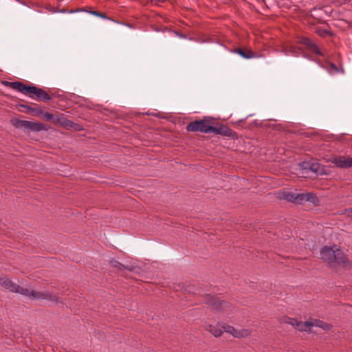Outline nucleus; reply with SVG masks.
Returning a JSON list of instances; mask_svg holds the SVG:
<instances>
[{"mask_svg":"<svg viewBox=\"0 0 352 352\" xmlns=\"http://www.w3.org/2000/svg\"><path fill=\"white\" fill-rule=\"evenodd\" d=\"M11 123L16 129H24L29 131H41L47 130V126L44 124L21 120L17 118L12 119Z\"/></svg>","mask_w":352,"mask_h":352,"instance_id":"nucleus-7","label":"nucleus"},{"mask_svg":"<svg viewBox=\"0 0 352 352\" xmlns=\"http://www.w3.org/2000/svg\"><path fill=\"white\" fill-rule=\"evenodd\" d=\"M283 198L288 201L294 202L296 204H301L307 201L316 204L318 201L316 196L312 192L296 193L287 192L283 194Z\"/></svg>","mask_w":352,"mask_h":352,"instance_id":"nucleus-6","label":"nucleus"},{"mask_svg":"<svg viewBox=\"0 0 352 352\" xmlns=\"http://www.w3.org/2000/svg\"><path fill=\"white\" fill-rule=\"evenodd\" d=\"M2 83L4 86L16 90L30 98H33L35 96L40 100L48 101L51 100V97L45 90L37 87L28 85L19 81H3Z\"/></svg>","mask_w":352,"mask_h":352,"instance_id":"nucleus-2","label":"nucleus"},{"mask_svg":"<svg viewBox=\"0 0 352 352\" xmlns=\"http://www.w3.org/2000/svg\"><path fill=\"white\" fill-rule=\"evenodd\" d=\"M21 107L25 108L28 112L32 113L33 116H39L42 113V110L38 106L32 107L29 105H21Z\"/></svg>","mask_w":352,"mask_h":352,"instance_id":"nucleus-15","label":"nucleus"},{"mask_svg":"<svg viewBox=\"0 0 352 352\" xmlns=\"http://www.w3.org/2000/svg\"><path fill=\"white\" fill-rule=\"evenodd\" d=\"M329 72L330 74H336V73H338L339 72V69L336 66V65L331 63L329 65Z\"/></svg>","mask_w":352,"mask_h":352,"instance_id":"nucleus-18","label":"nucleus"},{"mask_svg":"<svg viewBox=\"0 0 352 352\" xmlns=\"http://www.w3.org/2000/svg\"><path fill=\"white\" fill-rule=\"evenodd\" d=\"M316 32L318 34L320 35V36H325L329 34V31L321 28L318 29Z\"/></svg>","mask_w":352,"mask_h":352,"instance_id":"nucleus-19","label":"nucleus"},{"mask_svg":"<svg viewBox=\"0 0 352 352\" xmlns=\"http://www.w3.org/2000/svg\"><path fill=\"white\" fill-rule=\"evenodd\" d=\"M0 285L5 287L6 289L10 290V292L19 293L21 294L29 297L30 299H45L50 300L52 302H57L58 299L57 296L47 291H30L27 289H23L19 285L12 283L9 278H1Z\"/></svg>","mask_w":352,"mask_h":352,"instance_id":"nucleus-1","label":"nucleus"},{"mask_svg":"<svg viewBox=\"0 0 352 352\" xmlns=\"http://www.w3.org/2000/svg\"><path fill=\"white\" fill-rule=\"evenodd\" d=\"M311 327V324L310 320L305 321V322L298 321L296 326V329H297L300 331L310 332Z\"/></svg>","mask_w":352,"mask_h":352,"instance_id":"nucleus-14","label":"nucleus"},{"mask_svg":"<svg viewBox=\"0 0 352 352\" xmlns=\"http://www.w3.org/2000/svg\"><path fill=\"white\" fill-rule=\"evenodd\" d=\"M320 257L322 260L327 261L330 264L335 263L345 266L349 263L348 258L345 256L344 254L336 245L333 247H323L320 251Z\"/></svg>","mask_w":352,"mask_h":352,"instance_id":"nucleus-4","label":"nucleus"},{"mask_svg":"<svg viewBox=\"0 0 352 352\" xmlns=\"http://www.w3.org/2000/svg\"><path fill=\"white\" fill-rule=\"evenodd\" d=\"M45 117L46 118V119L47 120H51L52 118V115L51 113H45Z\"/></svg>","mask_w":352,"mask_h":352,"instance_id":"nucleus-23","label":"nucleus"},{"mask_svg":"<svg viewBox=\"0 0 352 352\" xmlns=\"http://www.w3.org/2000/svg\"><path fill=\"white\" fill-rule=\"evenodd\" d=\"M283 322L286 324H290L291 326L296 329V326L298 320L292 318H286L284 319Z\"/></svg>","mask_w":352,"mask_h":352,"instance_id":"nucleus-17","label":"nucleus"},{"mask_svg":"<svg viewBox=\"0 0 352 352\" xmlns=\"http://www.w3.org/2000/svg\"><path fill=\"white\" fill-rule=\"evenodd\" d=\"M310 320H311V327H320L326 331L330 330L332 327V326L330 324L324 322L317 320V319H310Z\"/></svg>","mask_w":352,"mask_h":352,"instance_id":"nucleus-13","label":"nucleus"},{"mask_svg":"<svg viewBox=\"0 0 352 352\" xmlns=\"http://www.w3.org/2000/svg\"><path fill=\"white\" fill-rule=\"evenodd\" d=\"M302 166L305 169H309L316 175L324 174V167L318 162H314L311 164L305 162Z\"/></svg>","mask_w":352,"mask_h":352,"instance_id":"nucleus-10","label":"nucleus"},{"mask_svg":"<svg viewBox=\"0 0 352 352\" xmlns=\"http://www.w3.org/2000/svg\"><path fill=\"white\" fill-rule=\"evenodd\" d=\"M345 214L349 217H352V208H350L349 209H346L345 210Z\"/></svg>","mask_w":352,"mask_h":352,"instance_id":"nucleus-22","label":"nucleus"},{"mask_svg":"<svg viewBox=\"0 0 352 352\" xmlns=\"http://www.w3.org/2000/svg\"><path fill=\"white\" fill-rule=\"evenodd\" d=\"M85 11H86V9L80 8V9H76V10H71L68 11V13L72 14V13H76V12H85Z\"/></svg>","mask_w":352,"mask_h":352,"instance_id":"nucleus-20","label":"nucleus"},{"mask_svg":"<svg viewBox=\"0 0 352 352\" xmlns=\"http://www.w3.org/2000/svg\"><path fill=\"white\" fill-rule=\"evenodd\" d=\"M52 12H59V10H58L57 9H53L51 10Z\"/></svg>","mask_w":352,"mask_h":352,"instance_id":"nucleus-26","label":"nucleus"},{"mask_svg":"<svg viewBox=\"0 0 352 352\" xmlns=\"http://www.w3.org/2000/svg\"><path fill=\"white\" fill-rule=\"evenodd\" d=\"M300 43L306 45L308 49L316 54L322 56V53L320 50L319 47L316 45L311 39L307 37H302L300 40Z\"/></svg>","mask_w":352,"mask_h":352,"instance_id":"nucleus-11","label":"nucleus"},{"mask_svg":"<svg viewBox=\"0 0 352 352\" xmlns=\"http://www.w3.org/2000/svg\"><path fill=\"white\" fill-rule=\"evenodd\" d=\"M85 12H87V13H89V14H92V15H94V16H100V15H99V13H100V12H98V11L87 10H86V11H85Z\"/></svg>","mask_w":352,"mask_h":352,"instance_id":"nucleus-21","label":"nucleus"},{"mask_svg":"<svg viewBox=\"0 0 352 352\" xmlns=\"http://www.w3.org/2000/svg\"><path fill=\"white\" fill-rule=\"evenodd\" d=\"M332 162L338 168H348L352 167V157L338 156L333 157Z\"/></svg>","mask_w":352,"mask_h":352,"instance_id":"nucleus-9","label":"nucleus"},{"mask_svg":"<svg viewBox=\"0 0 352 352\" xmlns=\"http://www.w3.org/2000/svg\"><path fill=\"white\" fill-rule=\"evenodd\" d=\"M59 12L66 13V12H68L67 10H59Z\"/></svg>","mask_w":352,"mask_h":352,"instance_id":"nucleus-27","label":"nucleus"},{"mask_svg":"<svg viewBox=\"0 0 352 352\" xmlns=\"http://www.w3.org/2000/svg\"><path fill=\"white\" fill-rule=\"evenodd\" d=\"M110 263L112 267H116V268L118 269L119 270H124L126 269V267L124 265H122L118 261H116V260L111 261Z\"/></svg>","mask_w":352,"mask_h":352,"instance_id":"nucleus-16","label":"nucleus"},{"mask_svg":"<svg viewBox=\"0 0 352 352\" xmlns=\"http://www.w3.org/2000/svg\"><path fill=\"white\" fill-rule=\"evenodd\" d=\"M208 330L215 337L221 336V334L223 333V331L229 333L234 337L238 338H247L249 336H250L252 333L251 330L248 329H242L240 330H237L232 326L228 324L221 325L219 324L215 326L210 325L208 327Z\"/></svg>","mask_w":352,"mask_h":352,"instance_id":"nucleus-5","label":"nucleus"},{"mask_svg":"<svg viewBox=\"0 0 352 352\" xmlns=\"http://www.w3.org/2000/svg\"><path fill=\"white\" fill-rule=\"evenodd\" d=\"M175 34H176L178 36H179L180 38H185V37H186L185 36H184V35H182V34H179V33H177V32H176Z\"/></svg>","mask_w":352,"mask_h":352,"instance_id":"nucleus-25","label":"nucleus"},{"mask_svg":"<svg viewBox=\"0 0 352 352\" xmlns=\"http://www.w3.org/2000/svg\"><path fill=\"white\" fill-rule=\"evenodd\" d=\"M206 303L210 307L212 310L217 311H225L230 308L231 305L223 300L219 297L214 296H207Z\"/></svg>","mask_w":352,"mask_h":352,"instance_id":"nucleus-8","label":"nucleus"},{"mask_svg":"<svg viewBox=\"0 0 352 352\" xmlns=\"http://www.w3.org/2000/svg\"><path fill=\"white\" fill-rule=\"evenodd\" d=\"M99 15H100V16H98V17H100V18H102V19H109V18L106 16V14H104V13L100 12V13H99Z\"/></svg>","mask_w":352,"mask_h":352,"instance_id":"nucleus-24","label":"nucleus"},{"mask_svg":"<svg viewBox=\"0 0 352 352\" xmlns=\"http://www.w3.org/2000/svg\"><path fill=\"white\" fill-rule=\"evenodd\" d=\"M234 52L245 59H250L257 57L256 54L249 49L244 50L242 48H237L234 50Z\"/></svg>","mask_w":352,"mask_h":352,"instance_id":"nucleus-12","label":"nucleus"},{"mask_svg":"<svg viewBox=\"0 0 352 352\" xmlns=\"http://www.w3.org/2000/svg\"><path fill=\"white\" fill-rule=\"evenodd\" d=\"M188 131L195 132L199 131L204 133L223 134L229 135L232 133V130L223 127H215L210 125V122L207 120H199L191 122L186 126Z\"/></svg>","mask_w":352,"mask_h":352,"instance_id":"nucleus-3","label":"nucleus"}]
</instances>
